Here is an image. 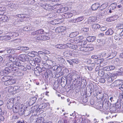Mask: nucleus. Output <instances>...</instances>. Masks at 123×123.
Instances as JSON below:
<instances>
[{
  "instance_id": "obj_14",
  "label": "nucleus",
  "mask_w": 123,
  "mask_h": 123,
  "mask_svg": "<svg viewBox=\"0 0 123 123\" xmlns=\"http://www.w3.org/2000/svg\"><path fill=\"white\" fill-rule=\"evenodd\" d=\"M0 20L3 22H7L8 21V17L4 15L0 14Z\"/></svg>"
},
{
  "instance_id": "obj_54",
  "label": "nucleus",
  "mask_w": 123,
  "mask_h": 123,
  "mask_svg": "<svg viewBox=\"0 0 123 123\" xmlns=\"http://www.w3.org/2000/svg\"><path fill=\"white\" fill-rule=\"evenodd\" d=\"M8 77L6 76H4L1 79L2 81L3 82H5L9 79Z\"/></svg>"
},
{
  "instance_id": "obj_19",
  "label": "nucleus",
  "mask_w": 123,
  "mask_h": 123,
  "mask_svg": "<svg viewBox=\"0 0 123 123\" xmlns=\"http://www.w3.org/2000/svg\"><path fill=\"white\" fill-rule=\"evenodd\" d=\"M97 92H96V98L98 99H101L102 100L103 97V94L101 92L98 91V90L97 91Z\"/></svg>"
},
{
  "instance_id": "obj_35",
  "label": "nucleus",
  "mask_w": 123,
  "mask_h": 123,
  "mask_svg": "<svg viewBox=\"0 0 123 123\" xmlns=\"http://www.w3.org/2000/svg\"><path fill=\"white\" fill-rule=\"evenodd\" d=\"M113 32V31L111 29H109L105 33L106 35H111Z\"/></svg>"
},
{
  "instance_id": "obj_40",
  "label": "nucleus",
  "mask_w": 123,
  "mask_h": 123,
  "mask_svg": "<svg viewBox=\"0 0 123 123\" xmlns=\"http://www.w3.org/2000/svg\"><path fill=\"white\" fill-rule=\"evenodd\" d=\"M13 98L14 100H13V102H16L18 103L19 102L20 99V98L19 96H18L14 98Z\"/></svg>"
},
{
  "instance_id": "obj_47",
  "label": "nucleus",
  "mask_w": 123,
  "mask_h": 123,
  "mask_svg": "<svg viewBox=\"0 0 123 123\" xmlns=\"http://www.w3.org/2000/svg\"><path fill=\"white\" fill-rule=\"evenodd\" d=\"M63 68V67L59 65L58 66L56 72L57 73H59L62 71Z\"/></svg>"
},
{
  "instance_id": "obj_62",
  "label": "nucleus",
  "mask_w": 123,
  "mask_h": 123,
  "mask_svg": "<svg viewBox=\"0 0 123 123\" xmlns=\"http://www.w3.org/2000/svg\"><path fill=\"white\" fill-rule=\"evenodd\" d=\"M62 27H59L56 28L55 30L56 32L60 33L61 34Z\"/></svg>"
},
{
  "instance_id": "obj_41",
  "label": "nucleus",
  "mask_w": 123,
  "mask_h": 123,
  "mask_svg": "<svg viewBox=\"0 0 123 123\" xmlns=\"http://www.w3.org/2000/svg\"><path fill=\"white\" fill-rule=\"evenodd\" d=\"M54 62L49 60H47L46 61V63L48 65L51 66L54 64Z\"/></svg>"
},
{
  "instance_id": "obj_59",
  "label": "nucleus",
  "mask_w": 123,
  "mask_h": 123,
  "mask_svg": "<svg viewBox=\"0 0 123 123\" xmlns=\"http://www.w3.org/2000/svg\"><path fill=\"white\" fill-rule=\"evenodd\" d=\"M35 61L36 62V63H37L38 65V63H40L41 62V59L40 58L36 57L35 58Z\"/></svg>"
},
{
  "instance_id": "obj_23",
  "label": "nucleus",
  "mask_w": 123,
  "mask_h": 123,
  "mask_svg": "<svg viewBox=\"0 0 123 123\" xmlns=\"http://www.w3.org/2000/svg\"><path fill=\"white\" fill-rule=\"evenodd\" d=\"M109 97L107 94L105 93H104L102 100L103 101V102H109L108 101V100Z\"/></svg>"
},
{
  "instance_id": "obj_64",
  "label": "nucleus",
  "mask_w": 123,
  "mask_h": 123,
  "mask_svg": "<svg viewBox=\"0 0 123 123\" xmlns=\"http://www.w3.org/2000/svg\"><path fill=\"white\" fill-rule=\"evenodd\" d=\"M29 18V16L27 14H21V18Z\"/></svg>"
},
{
  "instance_id": "obj_32",
  "label": "nucleus",
  "mask_w": 123,
  "mask_h": 123,
  "mask_svg": "<svg viewBox=\"0 0 123 123\" xmlns=\"http://www.w3.org/2000/svg\"><path fill=\"white\" fill-rule=\"evenodd\" d=\"M96 20V18L95 17H92L88 19V21L89 23L92 24L93 22H95Z\"/></svg>"
},
{
  "instance_id": "obj_9",
  "label": "nucleus",
  "mask_w": 123,
  "mask_h": 123,
  "mask_svg": "<svg viewBox=\"0 0 123 123\" xmlns=\"http://www.w3.org/2000/svg\"><path fill=\"white\" fill-rule=\"evenodd\" d=\"M13 98H11L9 99L7 102V106L8 109H11L13 107L14 102Z\"/></svg>"
},
{
  "instance_id": "obj_39",
  "label": "nucleus",
  "mask_w": 123,
  "mask_h": 123,
  "mask_svg": "<svg viewBox=\"0 0 123 123\" xmlns=\"http://www.w3.org/2000/svg\"><path fill=\"white\" fill-rule=\"evenodd\" d=\"M23 107H22L21 108H20L18 112V114L20 115H22L24 114L25 109L23 108Z\"/></svg>"
},
{
  "instance_id": "obj_4",
  "label": "nucleus",
  "mask_w": 123,
  "mask_h": 123,
  "mask_svg": "<svg viewBox=\"0 0 123 123\" xmlns=\"http://www.w3.org/2000/svg\"><path fill=\"white\" fill-rule=\"evenodd\" d=\"M49 104L48 103H43L40 104L39 105H37L32 107V109L33 110L34 109V111H38L41 109L47 107Z\"/></svg>"
},
{
  "instance_id": "obj_22",
  "label": "nucleus",
  "mask_w": 123,
  "mask_h": 123,
  "mask_svg": "<svg viewBox=\"0 0 123 123\" xmlns=\"http://www.w3.org/2000/svg\"><path fill=\"white\" fill-rule=\"evenodd\" d=\"M55 47L56 48L58 49H64L65 48L67 47V44H57L55 45Z\"/></svg>"
},
{
  "instance_id": "obj_55",
  "label": "nucleus",
  "mask_w": 123,
  "mask_h": 123,
  "mask_svg": "<svg viewBox=\"0 0 123 123\" xmlns=\"http://www.w3.org/2000/svg\"><path fill=\"white\" fill-rule=\"evenodd\" d=\"M6 51L8 53L10 54H12V52L13 51V50L9 48H6Z\"/></svg>"
},
{
  "instance_id": "obj_20",
  "label": "nucleus",
  "mask_w": 123,
  "mask_h": 123,
  "mask_svg": "<svg viewBox=\"0 0 123 123\" xmlns=\"http://www.w3.org/2000/svg\"><path fill=\"white\" fill-rule=\"evenodd\" d=\"M73 16V14L71 13H67L63 14L62 15V17L64 18H68L71 17Z\"/></svg>"
},
{
  "instance_id": "obj_16",
  "label": "nucleus",
  "mask_w": 123,
  "mask_h": 123,
  "mask_svg": "<svg viewBox=\"0 0 123 123\" xmlns=\"http://www.w3.org/2000/svg\"><path fill=\"white\" fill-rule=\"evenodd\" d=\"M24 71L20 70L19 69L15 72V75L16 76L22 77L24 74Z\"/></svg>"
},
{
  "instance_id": "obj_46",
  "label": "nucleus",
  "mask_w": 123,
  "mask_h": 123,
  "mask_svg": "<svg viewBox=\"0 0 123 123\" xmlns=\"http://www.w3.org/2000/svg\"><path fill=\"white\" fill-rule=\"evenodd\" d=\"M71 73L72 79L74 78L76 79V78H78L77 76H78V75L76 73L74 72H72Z\"/></svg>"
},
{
  "instance_id": "obj_25",
  "label": "nucleus",
  "mask_w": 123,
  "mask_h": 123,
  "mask_svg": "<svg viewBox=\"0 0 123 123\" xmlns=\"http://www.w3.org/2000/svg\"><path fill=\"white\" fill-rule=\"evenodd\" d=\"M13 89L12 86H9L5 88V91L6 93L10 92L13 91Z\"/></svg>"
},
{
  "instance_id": "obj_45",
  "label": "nucleus",
  "mask_w": 123,
  "mask_h": 123,
  "mask_svg": "<svg viewBox=\"0 0 123 123\" xmlns=\"http://www.w3.org/2000/svg\"><path fill=\"white\" fill-rule=\"evenodd\" d=\"M77 22H80L83 20L84 18L83 16H81L78 17L76 18Z\"/></svg>"
},
{
  "instance_id": "obj_15",
  "label": "nucleus",
  "mask_w": 123,
  "mask_h": 123,
  "mask_svg": "<svg viewBox=\"0 0 123 123\" xmlns=\"http://www.w3.org/2000/svg\"><path fill=\"white\" fill-rule=\"evenodd\" d=\"M104 77L109 82H112L114 80V79L113 78L107 74H105Z\"/></svg>"
},
{
  "instance_id": "obj_17",
  "label": "nucleus",
  "mask_w": 123,
  "mask_h": 123,
  "mask_svg": "<svg viewBox=\"0 0 123 123\" xmlns=\"http://www.w3.org/2000/svg\"><path fill=\"white\" fill-rule=\"evenodd\" d=\"M113 62L115 65L117 66H120L122 65L120 63L121 61L118 58H116L115 59L112 60V62Z\"/></svg>"
},
{
  "instance_id": "obj_24",
  "label": "nucleus",
  "mask_w": 123,
  "mask_h": 123,
  "mask_svg": "<svg viewBox=\"0 0 123 123\" xmlns=\"http://www.w3.org/2000/svg\"><path fill=\"white\" fill-rule=\"evenodd\" d=\"M37 99V98L35 97H33L31 98L29 101L30 105H33L35 103Z\"/></svg>"
},
{
  "instance_id": "obj_61",
  "label": "nucleus",
  "mask_w": 123,
  "mask_h": 123,
  "mask_svg": "<svg viewBox=\"0 0 123 123\" xmlns=\"http://www.w3.org/2000/svg\"><path fill=\"white\" fill-rule=\"evenodd\" d=\"M117 5V3H114L112 4L111 6V9H114L116 7V6Z\"/></svg>"
},
{
  "instance_id": "obj_6",
  "label": "nucleus",
  "mask_w": 123,
  "mask_h": 123,
  "mask_svg": "<svg viewBox=\"0 0 123 123\" xmlns=\"http://www.w3.org/2000/svg\"><path fill=\"white\" fill-rule=\"evenodd\" d=\"M63 55L66 57H71L74 56L75 55L72 51L68 49H66L64 52Z\"/></svg>"
},
{
  "instance_id": "obj_31",
  "label": "nucleus",
  "mask_w": 123,
  "mask_h": 123,
  "mask_svg": "<svg viewBox=\"0 0 123 123\" xmlns=\"http://www.w3.org/2000/svg\"><path fill=\"white\" fill-rule=\"evenodd\" d=\"M96 38L94 36H89L87 37L86 40L88 42H93L95 39Z\"/></svg>"
},
{
  "instance_id": "obj_60",
  "label": "nucleus",
  "mask_w": 123,
  "mask_h": 123,
  "mask_svg": "<svg viewBox=\"0 0 123 123\" xmlns=\"http://www.w3.org/2000/svg\"><path fill=\"white\" fill-rule=\"evenodd\" d=\"M21 41V40L20 39H17L14 40L13 41V42L15 43L16 44H19Z\"/></svg>"
},
{
  "instance_id": "obj_58",
  "label": "nucleus",
  "mask_w": 123,
  "mask_h": 123,
  "mask_svg": "<svg viewBox=\"0 0 123 123\" xmlns=\"http://www.w3.org/2000/svg\"><path fill=\"white\" fill-rule=\"evenodd\" d=\"M30 111L28 110H25L24 114L25 116H27L30 114Z\"/></svg>"
},
{
  "instance_id": "obj_50",
  "label": "nucleus",
  "mask_w": 123,
  "mask_h": 123,
  "mask_svg": "<svg viewBox=\"0 0 123 123\" xmlns=\"http://www.w3.org/2000/svg\"><path fill=\"white\" fill-rule=\"evenodd\" d=\"M58 60L59 61V62L62 63L64 64L65 62V61L64 59L63 58L60 57L58 59Z\"/></svg>"
},
{
  "instance_id": "obj_7",
  "label": "nucleus",
  "mask_w": 123,
  "mask_h": 123,
  "mask_svg": "<svg viewBox=\"0 0 123 123\" xmlns=\"http://www.w3.org/2000/svg\"><path fill=\"white\" fill-rule=\"evenodd\" d=\"M23 106V104H21L19 103H16L15 105L13 108V111L15 113H18L20 108H21Z\"/></svg>"
},
{
  "instance_id": "obj_44",
  "label": "nucleus",
  "mask_w": 123,
  "mask_h": 123,
  "mask_svg": "<svg viewBox=\"0 0 123 123\" xmlns=\"http://www.w3.org/2000/svg\"><path fill=\"white\" fill-rule=\"evenodd\" d=\"M47 73H48V76L50 78L53 77V74L52 71L49 70L48 69L46 71Z\"/></svg>"
},
{
  "instance_id": "obj_49",
  "label": "nucleus",
  "mask_w": 123,
  "mask_h": 123,
  "mask_svg": "<svg viewBox=\"0 0 123 123\" xmlns=\"http://www.w3.org/2000/svg\"><path fill=\"white\" fill-rule=\"evenodd\" d=\"M104 60V59L103 58L97 59L96 61V62L97 64H100L103 62Z\"/></svg>"
},
{
  "instance_id": "obj_53",
  "label": "nucleus",
  "mask_w": 123,
  "mask_h": 123,
  "mask_svg": "<svg viewBox=\"0 0 123 123\" xmlns=\"http://www.w3.org/2000/svg\"><path fill=\"white\" fill-rule=\"evenodd\" d=\"M121 36L118 34L116 35L114 37L115 39L119 41L121 39Z\"/></svg>"
},
{
  "instance_id": "obj_33",
  "label": "nucleus",
  "mask_w": 123,
  "mask_h": 123,
  "mask_svg": "<svg viewBox=\"0 0 123 123\" xmlns=\"http://www.w3.org/2000/svg\"><path fill=\"white\" fill-rule=\"evenodd\" d=\"M66 28L63 26H62L61 34L62 35H64L67 33L66 31Z\"/></svg>"
},
{
  "instance_id": "obj_42",
  "label": "nucleus",
  "mask_w": 123,
  "mask_h": 123,
  "mask_svg": "<svg viewBox=\"0 0 123 123\" xmlns=\"http://www.w3.org/2000/svg\"><path fill=\"white\" fill-rule=\"evenodd\" d=\"M32 29V27L29 26H26L23 28V30L25 31H30Z\"/></svg>"
},
{
  "instance_id": "obj_12",
  "label": "nucleus",
  "mask_w": 123,
  "mask_h": 123,
  "mask_svg": "<svg viewBox=\"0 0 123 123\" xmlns=\"http://www.w3.org/2000/svg\"><path fill=\"white\" fill-rule=\"evenodd\" d=\"M37 116H32L31 117V118H32L33 119V121L34 122L33 123H35V122H36L37 123H43V121H42L41 120L43 118H38L37 117Z\"/></svg>"
},
{
  "instance_id": "obj_36",
  "label": "nucleus",
  "mask_w": 123,
  "mask_h": 123,
  "mask_svg": "<svg viewBox=\"0 0 123 123\" xmlns=\"http://www.w3.org/2000/svg\"><path fill=\"white\" fill-rule=\"evenodd\" d=\"M87 43V42L86 41H84V40H83L80 43H79V46H81V47H86L85 45Z\"/></svg>"
},
{
  "instance_id": "obj_2",
  "label": "nucleus",
  "mask_w": 123,
  "mask_h": 123,
  "mask_svg": "<svg viewBox=\"0 0 123 123\" xmlns=\"http://www.w3.org/2000/svg\"><path fill=\"white\" fill-rule=\"evenodd\" d=\"M18 59L21 63L23 62L25 64H27L29 62V58L26 55L23 54L20 55Z\"/></svg>"
},
{
  "instance_id": "obj_48",
  "label": "nucleus",
  "mask_w": 123,
  "mask_h": 123,
  "mask_svg": "<svg viewBox=\"0 0 123 123\" xmlns=\"http://www.w3.org/2000/svg\"><path fill=\"white\" fill-rule=\"evenodd\" d=\"M36 52L34 51H33L31 52H29L28 53V55L31 57H34L35 56Z\"/></svg>"
},
{
  "instance_id": "obj_52",
  "label": "nucleus",
  "mask_w": 123,
  "mask_h": 123,
  "mask_svg": "<svg viewBox=\"0 0 123 123\" xmlns=\"http://www.w3.org/2000/svg\"><path fill=\"white\" fill-rule=\"evenodd\" d=\"M9 80L10 85L14 84L16 82V80L13 78H12L11 79H9Z\"/></svg>"
},
{
  "instance_id": "obj_38",
  "label": "nucleus",
  "mask_w": 123,
  "mask_h": 123,
  "mask_svg": "<svg viewBox=\"0 0 123 123\" xmlns=\"http://www.w3.org/2000/svg\"><path fill=\"white\" fill-rule=\"evenodd\" d=\"M78 33L77 32H72L70 34L69 37L71 38H73L75 37Z\"/></svg>"
},
{
  "instance_id": "obj_56",
  "label": "nucleus",
  "mask_w": 123,
  "mask_h": 123,
  "mask_svg": "<svg viewBox=\"0 0 123 123\" xmlns=\"http://www.w3.org/2000/svg\"><path fill=\"white\" fill-rule=\"evenodd\" d=\"M116 28L117 29H123V24H119L117 25Z\"/></svg>"
},
{
  "instance_id": "obj_29",
  "label": "nucleus",
  "mask_w": 123,
  "mask_h": 123,
  "mask_svg": "<svg viewBox=\"0 0 123 123\" xmlns=\"http://www.w3.org/2000/svg\"><path fill=\"white\" fill-rule=\"evenodd\" d=\"M11 37H15L18 36L19 34L18 32L16 31L12 32L9 33Z\"/></svg>"
},
{
  "instance_id": "obj_26",
  "label": "nucleus",
  "mask_w": 123,
  "mask_h": 123,
  "mask_svg": "<svg viewBox=\"0 0 123 123\" xmlns=\"http://www.w3.org/2000/svg\"><path fill=\"white\" fill-rule=\"evenodd\" d=\"M109 102H103L102 108L104 110H106L108 108Z\"/></svg>"
},
{
  "instance_id": "obj_43",
  "label": "nucleus",
  "mask_w": 123,
  "mask_h": 123,
  "mask_svg": "<svg viewBox=\"0 0 123 123\" xmlns=\"http://www.w3.org/2000/svg\"><path fill=\"white\" fill-rule=\"evenodd\" d=\"M42 40H48L49 39V37L47 36L46 35H45L43 34H42Z\"/></svg>"
},
{
  "instance_id": "obj_3",
  "label": "nucleus",
  "mask_w": 123,
  "mask_h": 123,
  "mask_svg": "<svg viewBox=\"0 0 123 123\" xmlns=\"http://www.w3.org/2000/svg\"><path fill=\"white\" fill-rule=\"evenodd\" d=\"M44 31L43 29H40L37 31L32 32L31 33L32 35H37L35 37V39L40 40H42V34L43 33Z\"/></svg>"
},
{
  "instance_id": "obj_57",
  "label": "nucleus",
  "mask_w": 123,
  "mask_h": 123,
  "mask_svg": "<svg viewBox=\"0 0 123 123\" xmlns=\"http://www.w3.org/2000/svg\"><path fill=\"white\" fill-rule=\"evenodd\" d=\"M67 79L68 80L69 79V80H72V75L71 74V72L67 76Z\"/></svg>"
},
{
  "instance_id": "obj_21",
  "label": "nucleus",
  "mask_w": 123,
  "mask_h": 123,
  "mask_svg": "<svg viewBox=\"0 0 123 123\" xmlns=\"http://www.w3.org/2000/svg\"><path fill=\"white\" fill-rule=\"evenodd\" d=\"M100 5L97 3L93 4L91 8L92 10L95 11L97 10L100 7Z\"/></svg>"
},
{
  "instance_id": "obj_27",
  "label": "nucleus",
  "mask_w": 123,
  "mask_h": 123,
  "mask_svg": "<svg viewBox=\"0 0 123 123\" xmlns=\"http://www.w3.org/2000/svg\"><path fill=\"white\" fill-rule=\"evenodd\" d=\"M92 28L94 31L100 28V25L98 24H95L92 25Z\"/></svg>"
},
{
  "instance_id": "obj_37",
  "label": "nucleus",
  "mask_w": 123,
  "mask_h": 123,
  "mask_svg": "<svg viewBox=\"0 0 123 123\" xmlns=\"http://www.w3.org/2000/svg\"><path fill=\"white\" fill-rule=\"evenodd\" d=\"M98 74L100 76H103L104 74L105 75L104 70L103 69H100L99 70L98 72Z\"/></svg>"
},
{
  "instance_id": "obj_30",
  "label": "nucleus",
  "mask_w": 123,
  "mask_h": 123,
  "mask_svg": "<svg viewBox=\"0 0 123 123\" xmlns=\"http://www.w3.org/2000/svg\"><path fill=\"white\" fill-rule=\"evenodd\" d=\"M19 63H20V65L19 66H17L19 67V69H20V70L23 71H25L26 70V68L24 66V65L23 64V63H21V62L19 61Z\"/></svg>"
},
{
  "instance_id": "obj_51",
  "label": "nucleus",
  "mask_w": 123,
  "mask_h": 123,
  "mask_svg": "<svg viewBox=\"0 0 123 123\" xmlns=\"http://www.w3.org/2000/svg\"><path fill=\"white\" fill-rule=\"evenodd\" d=\"M11 39V37L10 36V35H5L4 36V40L7 41L10 39Z\"/></svg>"
},
{
  "instance_id": "obj_1",
  "label": "nucleus",
  "mask_w": 123,
  "mask_h": 123,
  "mask_svg": "<svg viewBox=\"0 0 123 123\" xmlns=\"http://www.w3.org/2000/svg\"><path fill=\"white\" fill-rule=\"evenodd\" d=\"M117 50L116 48H111L108 51L107 57L108 59H111L114 57L117 54Z\"/></svg>"
},
{
  "instance_id": "obj_13",
  "label": "nucleus",
  "mask_w": 123,
  "mask_h": 123,
  "mask_svg": "<svg viewBox=\"0 0 123 123\" xmlns=\"http://www.w3.org/2000/svg\"><path fill=\"white\" fill-rule=\"evenodd\" d=\"M9 73V71L7 68H6L5 69L1 71L0 72V74L2 76H6Z\"/></svg>"
},
{
  "instance_id": "obj_10",
  "label": "nucleus",
  "mask_w": 123,
  "mask_h": 123,
  "mask_svg": "<svg viewBox=\"0 0 123 123\" xmlns=\"http://www.w3.org/2000/svg\"><path fill=\"white\" fill-rule=\"evenodd\" d=\"M123 80H119L115 81L111 85L113 86V85H115L116 84V86H119L121 85V87H119V89L121 90L122 91H123V84H121V83H122Z\"/></svg>"
},
{
  "instance_id": "obj_63",
  "label": "nucleus",
  "mask_w": 123,
  "mask_h": 123,
  "mask_svg": "<svg viewBox=\"0 0 123 123\" xmlns=\"http://www.w3.org/2000/svg\"><path fill=\"white\" fill-rule=\"evenodd\" d=\"M107 74L109 75L111 77H112L114 79L116 77V75L114 74L108 73Z\"/></svg>"
},
{
  "instance_id": "obj_18",
  "label": "nucleus",
  "mask_w": 123,
  "mask_h": 123,
  "mask_svg": "<svg viewBox=\"0 0 123 123\" xmlns=\"http://www.w3.org/2000/svg\"><path fill=\"white\" fill-rule=\"evenodd\" d=\"M67 47L76 50V49L78 48L77 45H74L73 44L71 43H67Z\"/></svg>"
},
{
  "instance_id": "obj_8",
  "label": "nucleus",
  "mask_w": 123,
  "mask_h": 123,
  "mask_svg": "<svg viewBox=\"0 0 123 123\" xmlns=\"http://www.w3.org/2000/svg\"><path fill=\"white\" fill-rule=\"evenodd\" d=\"M98 91V88L97 86H94L93 89H92V86H88V89L87 88L86 92H89L90 95L92 94V91L95 92L97 91Z\"/></svg>"
},
{
  "instance_id": "obj_34",
  "label": "nucleus",
  "mask_w": 123,
  "mask_h": 123,
  "mask_svg": "<svg viewBox=\"0 0 123 123\" xmlns=\"http://www.w3.org/2000/svg\"><path fill=\"white\" fill-rule=\"evenodd\" d=\"M44 9L46 10H49L52 8V6L50 4H46L43 6Z\"/></svg>"
},
{
  "instance_id": "obj_11",
  "label": "nucleus",
  "mask_w": 123,
  "mask_h": 123,
  "mask_svg": "<svg viewBox=\"0 0 123 123\" xmlns=\"http://www.w3.org/2000/svg\"><path fill=\"white\" fill-rule=\"evenodd\" d=\"M16 66H17L16 64H13L11 67L7 68L9 71V72H11L12 71L13 72H14L15 71L16 72L18 70V69H19V68L16 67Z\"/></svg>"
},
{
  "instance_id": "obj_28",
  "label": "nucleus",
  "mask_w": 123,
  "mask_h": 123,
  "mask_svg": "<svg viewBox=\"0 0 123 123\" xmlns=\"http://www.w3.org/2000/svg\"><path fill=\"white\" fill-rule=\"evenodd\" d=\"M68 10V7H65L59 9H58L57 11L59 13H62L66 12Z\"/></svg>"
},
{
  "instance_id": "obj_5",
  "label": "nucleus",
  "mask_w": 123,
  "mask_h": 123,
  "mask_svg": "<svg viewBox=\"0 0 123 123\" xmlns=\"http://www.w3.org/2000/svg\"><path fill=\"white\" fill-rule=\"evenodd\" d=\"M8 58L10 62H13V64H16L17 66L20 65L19 61L17 58L14 57L12 55H10L8 56Z\"/></svg>"
}]
</instances>
